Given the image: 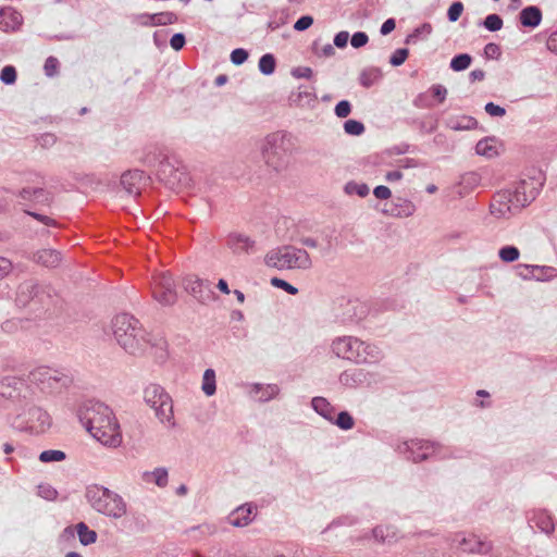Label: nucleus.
I'll list each match as a JSON object with an SVG mask.
<instances>
[{
  "mask_svg": "<svg viewBox=\"0 0 557 557\" xmlns=\"http://www.w3.org/2000/svg\"><path fill=\"white\" fill-rule=\"evenodd\" d=\"M81 421L89 434L109 448H116L123 442L121 425L113 411L102 403L86 405L79 413Z\"/></svg>",
  "mask_w": 557,
  "mask_h": 557,
  "instance_id": "nucleus-1",
  "label": "nucleus"
},
{
  "mask_svg": "<svg viewBox=\"0 0 557 557\" xmlns=\"http://www.w3.org/2000/svg\"><path fill=\"white\" fill-rule=\"evenodd\" d=\"M112 333L117 344L131 355L145 352L151 346L147 332L129 314H119L113 319Z\"/></svg>",
  "mask_w": 557,
  "mask_h": 557,
  "instance_id": "nucleus-2",
  "label": "nucleus"
},
{
  "mask_svg": "<svg viewBox=\"0 0 557 557\" xmlns=\"http://www.w3.org/2000/svg\"><path fill=\"white\" fill-rule=\"evenodd\" d=\"M332 350L338 357L356 363L375 362L381 358V350L372 344L352 336H343L333 341Z\"/></svg>",
  "mask_w": 557,
  "mask_h": 557,
  "instance_id": "nucleus-3",
  "label": "nucleus"
},
{
  "mask_svg": "<svg viewBox=\"0 0 557 557\" xmlns=\"http://www.w3.org/2000/svg\"><path fill=\"white\" fill-rule=\"evenodd\" d=\"M294 150L292 138L285 134L273 133L265 137L262 156L265 163L276 171L287 168Z\"/></svg>",
  "mask_w": 557,
  "mask_h": 557,
  "instance_id": "nucleus-4",
  "label": "nucleus"
},
{
  "mask_svg": "<svg viewBox=\"0 0 557 557\" xmlns=\"http://www.w3.org/2000/svg\"><path fill=\"white\" fill-rule=\"evenodd\" d=\"M86 497L91 507L102 515L120 519L126 513V504L123 498L103 486L88 487Z\"/></svg>",
  "mask_w": 557,
  "mask_h": 557,
  "instance_id": "nucleus-5",
  "label": "nucleus"
},
{
  "mask_svg": "<svg viewBox=\"0 0 557 557\" xmlns=\"http://www.w3.org/2000/svg\"><path fill=\"white\" fill-rule=\"evenodd\" d=\"M265 264L278 270L284 269H309L311 259L305 249L286 246L277 250L270 251L265 256Z\"/></svg>",
  "mask_w": 557,
  "mask_h": 557,
  "instance_id": "nucleus-6",
  "label": "nucleus"
},
{
  "mask_svg": "<svg viewBox=\"0 0 557 557\" xmlns=\"http://www.w3.org/2000/svg\"><path fill=\"white\" fill-rule=\"evenodd\" d=\"M145 401L156 412V417L162 422H170L173 418L172 400L159 385H149L144 392Z\"/></svg>",
  "mask_w": 557,
  "mask_h": 557,
  "instance_id": "nucleus-7",
  "label": "nucleus"
},
{
  "mask_svg": "<svg viewBox=\"0 0 557 557\" xmlns=\"http://www.w3.org/2000/svg\"><path fill=\"white\" fill-rule=\"evenodd\" d=\"M153 298L163 306L176 302L177 295L172 276L168 272H161L153 276L151 284Z\"/></svg>",
  "mask_w": 557,
  "mask_h": 557,
  "instance_id": "nucleus-8",
  "label": "nucleus"
},
{
  "mask_svg": "<svg viewBox=\"0 0 557 557\" xmlns=\"http://www.w3.org/2000/svg\"><path fill=\"white\" fill-rule=\"evenodd\" d=\"M511 190H502L495 194L490 205L491 214L497 219H507L515 214L520 207H516Z\"/></svg>",
  "mask_w": 557,
  "mask_h": 557,
  "instance_id": "nucleus-9",
  "label": "nucleus"
},
{
  "mask_svg": "<svg viewBox=\"0 0 557 557\" xmlns=\"http://www.w3.org/2000/svg\"><path fill=\"white\" fill-rule=\"evenodd\" d=\"M27 414L28 418L22 424L32 432L41 433L50 425V416L39 407H29Z\"/></svg>",
  "mask_w": 557,
  "mask_h": 557,
  "instance_id": "nucleus-10",
  "label": "nucleus"
},
{
  "mask_svg": "<svg viewBox=\"0 0 557 557\" xmlns=\"http://www.w3.org/2000/svg\"><path fill=\"white\" fill-rule=\"evenodd\" d=\"M227 247L234 253H252L256 250V242L248 235L239 232H233L227 235Z\"/></svg>",
  "mask_w": 557,
  "mask_h": 557,
  "instance_id": "nucleus-11",
  "label": "nucleus"
},
{
  "mask_svg": "<svg viewBox=\"0 0 557 557\" xmlns=\"http://www.w3.org/2000/svg\"><path fill=\"white\" fill-rule=\"evenodd\" d=\"M455 542H458L459 549L466 553L486 554L492 549V544L481 540L474 534L468 536L455 535Z\"/></svg>",
  "mask_w": 557,
  "mask_h": 557,
  "instance_id": "nucleus-12",
  "label": "nucleus"
},
{
  "mask_svg": "<svg viewBox=\"0 0 557 557\" xmlns=\"http://www.w3.org/2000/svg\"><path fill=\"white\" fill-rule=\"evenodd\" d=\"M184 288L193 294L196 298L201 301L208 300L211 297L210 285L197 276L189 275L183 281Z\"/></svg>",
  "mask_w": 557,
  "mask_h": 557,
  "instance_id": "nucleus-13",
  "label": "nucleus"
},
{
  "mask_svg": "<svg viewBox=\"0 0 557 557\" xmlns=\"http://www.w3.org/2000/svg\"><path fill=\"white\" fill-rule=\"evenodd\" d=\"M532 185V182L523 180L517 184L513 190H511V195L516 200V207L523 208L535 199L536 190Z\"/></svg>",
  "mask_w": 557,
  "mask_h": 557,
  "instance_id": "nucleus-14",
  "label": "nucleus"
},
{
  "mask_svg": "<svg viewBox=\"0 0 557 557\" xmlns=\"http://www.w3.org/2000/svg\"><path fill=\"white\" fill-rule=\"evenodd\" d=\"M255 507L251 504H245L234 509L227 517V521L235 528H244L253 520Z\"/></svg>",
  "mask_w": 557,
  "mask_h": 557,
  "instance_id": "nucleus-15",
  "label": "nucleus"
},
{
  "mask_svg": "<svg viewBox=\"0 0 557 557\" xmlns=\"http://www.w3.org/2000/svg\"><path fill=\"white\" fill-rule=\"evenodd\" d=\"M480 184V175L475 172L462 174L457 184H455V194L466 197L472 194Z\"/></svg>",
  "mask_w": 557,
  "mask_h": 557,
  "instance_id": "nucleus-16",
  "label": "nucleus"
},
{
  "mask_svg": "<svg viewBox=\"0 0 557 557\" xmlns=\"http://www.w3.org/2000/svg\"><path fill=\"white\" fill-rule=\"evenodd\" d=\"M409 450L412 456V460L414 462L423 461L430 457H432L437 448L433 443L424 442V441H412Z\"/></svg>",
  "mask_w": 557,
  "mask_h": 557,
  "instance_id": "nucleus-17",
  "label": "nucleus"
},
{
  "mask_svg": "<svg viewBox=\"0 0 557 557\" xmlns=\"http://www.w3.org/2000/svg\"><path fill=\"white\" fill-rule=\"evenodd\" d=\"M22 24V15L13 9L0 10V30L9 33L18 29Z\"/></svg>",
  "mask_w": 557,
  "mask_h": 557,
  "instance_id": "nucleus-18",
  "label": "nucleus"
},
{
  "mask_svg": "<svg viewBox=\"0 0 557 557\" xmlns=\"http://www.w3.org/2000/svg\"><path fill=\"white\" fill-rule=\"evenodd\" d=\"M25 386L23 380L8 376L0 381V395L5 398H14L20 396L23 387Z\"/></svg>",
  "mask_w": 557,
  "mask_h": 557,
  "instance_id": "nucleus-19",
  "label": "nucleus"
},
{
  "mask_svg": "<svg viewBox=\"0 0 557 557\" xmlns=\"http://www.w3.org/2000/svg\"><path fill=\"white\" fill-rule=\"evenodd\" d=\"M530 525H535L542 532L549 534L555 529V523L552 516L545 510H537L529 518Z\"/></svg>",
  "mask_w": 557,
  "mask_h": 557,
  "instance_id": "nucleus-20",
  "label": "nucleus"
},
{
  "mask_svg": "<svg viewBox=\"0 0 557 557\" xmlns=\"http://www.w3.org/2000/svg\"><path fill=\"white\" fill-rule=\"evenodd\" d=\"M373 537L382 544H389L397 541V531L391 525H377L372 530Z\"/></svg>",
  "mask_w": 557,
  "mask_h": 557,
  "instance_id": "nucleus-21",
  "label": "nucleus"
},
{
  "mask_svg": "<svg viewBox=\"0 0 557 557\" xmlns=\"http://www.w3.org/2000/svg\"><path fill=\"white\" fill-rule=\"evenodd\" d=\"M542 20V12L536 7H528L520 12V23L527 27H536Z\"/></svg>",
  "mask_w": 557,
  "mask_h": 557,
  "instance_id": "nucleus-22",
  "label": "nucleus"
},
{
  "mask_svg": "<svg viewBox=\"0 0 557 557\" xmlns=\"http://www.w3.org/2000/svg\"><path fill=\"white\" fill-rule=\"evenodd\" d=\"M478 154L492 158L498 154V141L494 137H487L480 140L475 146Z\"/></svg>",
  "mask_w": 557,
  "mask_h": 557,
  "instance_id": "nucleus-23",
  "label": "nucleus"
},
{
  "mask_svg": "<svg viewBox=\"0 0 557 557\" xmlns=\"http://www.w3.org/2000/svg\"><path fill=\"white\" fill-rule=\"evenodd\" d=\"M141 172L128 171L121 176V184L128 194H137L141 181Z\"/></svg>",
  "mask_w": 557,
  "mask_h": 557,
  "instance_id": "nucleus-24",
  "label": "nucleus"
},
{
  "mask_svg": "<svg viewBox=\"0 0 557 557\" xmlns=\"http://www.w3.org/2000/svg\"><path fill=\"white\" fill-rule=\"evenodd\" d=\"M35 259L38 263L45 267H57L61 261V256L58 251L51 249H44L35 255Z\"/></svg>",
  "mask_w": 557,
  "mask_h": 557,
  "instance_id": "nucleus-25",
  "label": "nucleus"
},
{
  "mask_svg": "<svg viewBox=\"0 0 557 557\" xmlns=\"http://www.w3.org/2000/svg\"><path fill=\"white\" fill-rule=\"evenodd\" d=\"M313 409L329 421L335 419V410L331 404L323 397H314L312 399Z\"/></svg>",
  "mask_w": 557,
  "mask_h": 557,
  "instance_id": "nucleus-26",
  "label": "nucleus"
},
{
  "mask_svg": "<svg viewBox=\"0 0 557 557\" xmlns=\"http://www.w3.org/2000/svg\"><path fill=\"white\" fill-rule=\"evenodd\" d=\"M519 274L524 277H536L537 280L542 278L544 275H546L547 272H552L554 269L546 268V267H540V265H527V264H519L518 268Z\"/></svg>",
  "mask_w": 557,
  "mask_h": 557,
  "instance_id": "nucleus-27",
  "label": "nucleus"
},
{
  "mask_svg": "<svg viewBox=\"0 0 557 557\" xmlns=\"http://www.w3.org/2000/svg\"><path fill=\"white\" fill-rule=\"evenodd\" d=\"M21 197L23 199L33 200L38 203H49V201H50L49 195L41 188H38V189L24 188L21 191Z\"/></svg>",
  "mask_w": 557,
  "mask_h": 557,
  "instance_id": "nucleus-28",
  "label": "nucleus"
},
{
  "mask_svg": "<svg viewBox=\"0 0 557 557\" xmlns=\"http://www.w3.org/2000/svg\"><path fill=\"white\" fill-rule=\"evenodd\" d=\"M76 531L79 542L83 545H89L97 541V533L94 530H90L84 522H79L76 525Z\"/></svg>",
  "mask_w": 557,
  "mask_h": 557,
  "instance_id": "nucleus-29",
  "label": "nucleus"
},
{
  "mask_svg": "<svg viewBox=\"0 0 557 557\" xmlns=\"http://www.w3.org/2000/svg\"><path fill=\"white\" fill-rule=\"evenodd\" d=\"M201 389L207 396L214 395L216 391L215 372L212 369H207L202 376Z\"/></svg>",
  "mask_w": 557,
  "mask_h": 557,
  "instance_id": "nucleus-30",
  "label": "nucleus"
},
{
  "mask_svg": "<svg viewBox=\"0 0 557 557\" xmlns=\"http://www.w3.org/2000/svg\"><path fill=\"white\" fill-rule=\"evenodd\" d=\"M498 256L504 262H513L519 259L520 251L515 246H505L499 249Z\"/></svg>",
  "mask_w": 557,
  "mask_h": 557,
  "instance_id": "nucleus-31",
  "label": "nucleus"
},
{
  "mask_svg": "<svg viewBox=\"0 0 557 557\" xmlns=\"http://www.w3.org/2000/svg\"><path fill=\"white\" fill-rule=\"evenodd\" d=\"M259 70L265 74L270 75L275 70V59L272 54H264L259 60Z\"/></svg>",
  "mask_w": 557,
  "mask_h": 557,
  "instance_id": "nucleus-32",
  "label": "nucleus"
},
{
  "mask_svg": "<svg viewBox=\"0 0 557 557\" xmlns=\"http://www.w3.org/2000/svg\"><path fill=\"white\" fill-rule=\"evenodd\" d=\"M333 421L342 430H350L355 424L354 418L347 411L339 412Z\"/></svg>",
  "mask_w": 557,
  "mask_h": 557,
  "instance_id": "nucleus-33",
  "label": "nucleus"
},
{
  "mask_svg": "<svg viewBox=\"0 0 557 557\" xmlns=\"http://www.w3.org/2000/svg\"><path fill=\"white\" fill-rule=\"evenodd\" d=\"M65 459V454L62 450L49 449L40 454L39 460L42 462L62 461Z\"/></svg>",
  "mask_w": 557,
  "mask_h": 557,
  "instance_id": "nucleus-34",
  "label": "nucleus"
},
{
  "mask_svg": "<svg viewBox=\"0 0 557 557\" xmlns=\"http://www.w3.org/2000/svg\"><path fill=\"white\" fill-rule=\"evenodd\" d=\"M345 191L349 195H358L360 197H366L368 196L370 189L368 187L367 184H358V183H348L346 186H345Z\"/></svg>",
  "mask_w": 557,
  "mask_h": 557,
  "instance_id": "nucleus-35",
  "label": "nucleus"
},
{
  "mask_svg": "<svg viewBox=\"0 0 557 557\" xmlns=\"http://www.w3.org/2000/svg\"><path fill=\"white\" fill-rule=\"evenodd\" d=\"M344 129L349 135L359 136L364 132V125L356 120H347Z\"/></svg>",
  "mask_w": 557,
  "mask_h": 557,
  "instance_id": "nucleus-36",
  "label": "nucleus"
},
{
  "mask_svg": "<svg viewBox=\"0 0 557 557\" xmlns=\"http://www.w3.org/2000/svg\"><path fill=\"white\" fill-rule=\"evenodd\" d=\"M484 26L491 32L499 30L503 27V20L497 14H490L485 17Z\"/></svg>",
  "mask_w": 557,
  "mask_h": 557,
  "instance_id": "nucleus-37",
  "label": "nucleus"
},
{
  "mask_svg": "<svg viewBox=\"0 0 557 557\" xmlns=\"http://www.w3.org/2000/svg\"><path fill=\"white\" fill-rule=\"evenodd\" d=\"M0 79L4 84H13L16 81V70L12 65H7L1 70Z\"/></svg>",
  "mask_w": 557,
  "mask_h": 557,
  "instance_id": "nucleus-38",
  "label": "nucleus"
},
{
  "mask_svg": "<svg viewBox=\"0 0 557 557\" xmlns=\"http://www.w3.org/2000/svg\"><path fill=\"white\" fill-rule=\"evenodd\" d=\"M271 284L274 287L281 288V289L285 290L286 293H288L290 295H296L298 293V288H296L295 286H293L288 282H286V281H284L282 278H278V277H273L271 280Z\"/></svg>",
  "mask_w": 557,
  "mask_h": 557,
  "instance_id": "nucleus-39",
  "label": "nucleus"
},
{
  "mask_svg": "<svg viewBox=\"0 0 557 557\" xmlns=\"http://www.w3.org/2000/svg\"><path fill=\"white\" fill-rule=\"evenodd\" d=\"M502 50L497 44L490 42L484 47V55L486 59L497 60Z\"/></svg>",
  "mask_w": 557,
  "mask_h": 557,
  "instance_id": "nucleus-40",
  "label": "nucleus"
},
{
  "mask_svg": "<svg viewBox=\"0 0 557 557\" xmlns=\"http://www.w3.org/2000/svg\"><path fill=\"white\" fill-rule=\"evenodd\" d=\"M149 475L159 486H165L168 483V472L165 469H156Z\"/></svg>",
  "mask_w": 557,
  "mask_h": 557,
  "instance_id": "nucleus-41",
  "label": "nucleus"
},
{
  "mask_svg": "<svg viewBox=\"0 0 557 557\" xmlns=\"http://www.w3.org/2000/svg\"><path fill=\"white\" fill-rule=\"evenodd\" d=\"M58 67H59V61L54 57H49L46 60L45 65H44L45 73L48 76H53L54 74H57Z\"/></svg>",
  "mask_w": 557,
  "mask_h": 557,
  "instance_id": "nucleus-42",
  "label": "nucleus"
},
{
  "mask_svg": "<svg viewBox=\"0 0 557 557\" xmlns=\"http://www.w3.org/2000/svg\"><path fill=\"white\" fill-rule=\"evenodd\" d=\"M407 58H408L407 49H397L391 57V63L394 66H399L406 61Z\"/></svg>",
  "mask_w": 557,
  "mask_h": 557,
  "instance_id": "nucleus-43",
  "label": "nucleus"
},
{
  "mask_svg": "<svg viewBox=\"0 0 557 557\" xmlns=\"http://www.w3.org/2000/svg\"><path fill=\"white\" fill-rule=\"evenodd\" d=\"M471 64V57L469 54H459L455 57V71H462Z\"/></svg>",
  "mask_w": 557,
  "mask_h": 557,
  "instance_id": "nucleus-44",
  "label": "nucleus"
},
{
  "mask_svg": "<svg viewBox=\"0 0 557 557\" xmlns=\"http://www.w3.org/2000/svg\"><path fill=\"white\" fill-rule=\"evenodd\" d=\"M351 106L349 101L342 100L335 107V113L338 117H347L350 114Z\"/></svg>",
  "mask_w": 557,
  "mask_h": 557,
  "instance_id": "nucleus-45",
  "label": "nucleus"
},
{
  "mask_svg": "<svg viewBox=\"0 0 557 557\" xmlns=\"http://www.w3.org/2000/svg\"><path fill=\"white\" fill-rule=\"evenodd\" d=\"M248 58V53L244 49H235L231 53V60L234 64L239 65L243 64Z\"/></svg>",
  "mask_w": 557,
  "mask_h": 557,
  "instance_id": "nucleus-46",
  "label": "nucleus"
},
{
  "mask_svg": "<svg viewBox=\"0 0 557 557\" xmlns=\"http://www.w3.org/2000/svg\"><path fill=\"white\" fill-rule=\"evenodd\" d=\"M313 24V18L310 15L301 16L297 22L294 24V28L298 32L306 30Z\"/></svg>",
  "mask_w": 557,
  "mask_h": 557,
  "instance_id": "nucleus-47",
  "label": "nucleus"
},
{
  "mask_svg": "<svg viewBox=\"0 0 557 557\" xmlns=\"http://www.w3.org/2000/svg\"><path fill=\"white\" fill-rule=\"evenodd\" d=\"M368 35L362 32L355 33L351 37V46L354 48H360L363 47L368 42Z\"/></svg>",
  "mask_w": 557,
  "mask_h": 557,
  "instance_id": "nucleus-48",
  "label": "nucleus"
},
{
  "mask_svg": "<svg viewBox=\"0 0 557 557\" xmlns=\"http://www.w3.org/2000/svg\"><path fill=\"white\" fill-rule=\"evenodd\" d=\"M476 125V121L473 117L463 116L461 120L455 122V129H469Z\"/></svg>",
  "mask_w": 557,
  "mask_h": 557,
  "instance_id": "nucleus-49",
  "label": "nucleus"
},
{
  "mask_svg": "<svg viewBox=\"0 0 557 557\" xmlns=\"http://www.w3.org/2000/svg\"><path fill=\"white\" fill-rule=\"evenodd\" d=\"M485 111L491 115V116H503L505 115L506 111L504 108L493 103V102H490L485 106Z\"/></svg>",
  "mask_w": 557,
  "mask_h": 557,
  "instance_id": "nucleus-50",
  "label": "nucleus"
},
{
  "mask_svg": "<svg viewBox=\"0 0 557 557\" xmlns=\"http://www.w3.org/2000/svg\"><path fill=\"white\" fill-rule=\"evenodd\" d=\"M373 194L377 199L382 200H386L392 196L391 189L383 185L376 186L373 190Z\"/></svg>",
  "mask_w": 557,
  "mask_h": 557,
  "instance_id": "nucleus-51",
  "label": "nucleus"
},
{
  "mask_svg": "<svg viewBox=\"0 0 557 557\" xmlns=\"http://www.w3.org/2000/svg\"><path fill=\"white\" fill-rule=\"evenodd\" d=\"M170 45L174 50H181L185 45V36L183 34L173 35L170 40Z\"/></svg>",
  "mask_w": 557,
  "mask_h": 557,
  "instance_id": "nucleus-52",
  "label": "nucleus"
},
{
  "mask_svg": "<svg viewBox=\"0 0 557 557\" xmlns=\"http://www.w3.org/2000/svg\"><path fill=\"white\" fill-rule=\"evenodd\" d=\"M431 92L435 100L440 103L445 99L447 90L440 85H435L431 87Z\"/></svg>",
  "mask_w": 557,
  "mask_h": 557,
  "instance_id": "nucleus-53",
  "label": "nucleus"
},
{
  "mask_svg": "<svg viewBox=\"0 0 557 557\" xmlns=\"http://www.w3.org/2000/svg\"><path fill=\"white\" fill-rule=\"evenodd\" d=\"M12 270V262L3 257H0V278L7 276Z\"/></svg>",
  "mask_w": 557,
  "mask_h": 557,
  "instance_id": "nucleus-54",
  "label": "nucleus"
},
{
  "mask_svg": "<svg viewBox=\"0 0 557 557\" xmlns=\"http://www.w3.org/2000/svg\"><path fill=\"white\" fill-rule=\"evenodd\" d=\"M349 34L347 32H339L334 38V45L338 48H344L347 45Z\"/></svg>",
  "mask_w": 557,
  "mask_h": 557,
  "instance_id": "nucleus-55",
  "label": "nucleus"
},
{
  "mask_svg": "<svg viewBox=\"0 0 557 557\" xmlns=\"http://www.w3.org/2000/svg\"><path fill=\"white\" fill-rule=\"evenodd\" d=\"M547 49L557 54V30L553 32L547 39Z\"/></svg>",
  "mask_w": 557,
  "mask_h": 557,
  "instance_id": "nucleus-56",
  "label": "nucleus"
},
{
  "mask_svg": "<svg viewBox=\"0 0 557 557\" xmlns=\"http://www.w3.org/2000/svg\"><path fill=\"white\" fill-rule=\"evenodd\" d=\"M396 23L393 18L386 20L381 26V34L388 35L395 29Z\"/></svg>",
  "mask_w": 557,
  "mask_h": 557,
  "instance_id": "nucleus-57",
  "label": "nucleus"
},
{
  "mask_svg": "<svg viewBox=\"0 0 557 557\" xmlns=\"http://www.w3.org/2000/svg\"><path fill=\"white\" fill-rule=\"evenodd\" d=\"M27 214L32 215L33 218H35L36 220H38L39 222H41L46 225H54V221L47 215L38 214L35 212H28V211H27Z\"/></svg>",
  "mask_w": 557,
  "mask_h": 557,
  "instance_id": "nucleus-58",
  "label": "nucleus"
},
{
  "mask_svg": "<svg viewBox=\"0 0 557 557\" xmlns=\"http://www.w3.org/2000/svg\"><path fill=\"white\" fill-rule=\"evenodd\" d=\"M403 178V173L400 171H391L385 175V180L389 183L400 181Z\"/></svg>",
  "mask_w": 557,
  "mask_h": 557,
  "instance_id": "nucleus-59",
  "label": "nucleus"
},
{
  "mask_svg": "<svg viewBox=\"0 0 557 557\" xmlns=\"http://www.w3.org/2000/svg\"><path fill=\"white\" fill-rule=\"evenodd\" d=\"M297 77L310 78L312 75V70L310 67H299L293 73Z\"/></svg>",
  "mask_w": 557,
  "mask_h": 557,
  "instance_id": "nucleus-60",
  "label": "nucleus"
},
{
  "mask_svg": "<svg viewBox=\"0 0 557 557\" xmlns=\"http://www.w3.org/2000/svg\"><path fill=\"white\" fill-rule=\"evenodd\" d=\"M277 394H278V387L276 385H269L267 387V396H261L260 399L269 400L270 398L274 397Z\"/></svg>",
  "mask_w": 557,
  "mask_h": 557,
  "instance_id": "nucleus-61",
  "label": "nucleus"
},
{
  "mask_svg": "<svg viewBox=\"0 0 557 557\" xmlns=\"http://www.w3.org/2000/svg\"><path fill=\"white\" fill-rule=\"evenodd\" d=\"M484 76H485V73L482 70H473L470 73V78L472 82L482 81L484 78Z\"/></svg>",
  "mask_w": 557,
  "mask_h": 557,
  "instance_id": "nucleus-62",
  "label": "nucleus"
},
{
  "mask_svg": "<svg viewBox=\"0 0 557 557\" xmlns=\"http://www.w3.org/2000/svg\"><path fill=\"white\" fill-rule=\"evenodd\" d=\"M157 23L166 24L172 22V14H159L157 15Z\"/></svg>",
  "mask_w": 557,
  "mask_h": 557,
  "instance_id": "nucleus-63",
  "label": "nucleus"
},
{
  "mask_svg": "<svg viewBox=\"0 0 557 557\" xmlns=\"http://www.w3.org/2000/svg\"><path fill=\"white\" fill-rule=\"evenodd\" d=\"M218 288L224 293V294H230V288H228V285L226 283V281L224 280H220L219 283H218Z\"/></svg>",
  "mask_w": 557,
  "mask_h": 557,
  "instance_id": "nucleus-64",
  "label": "nucleus"
}]
</instances>
